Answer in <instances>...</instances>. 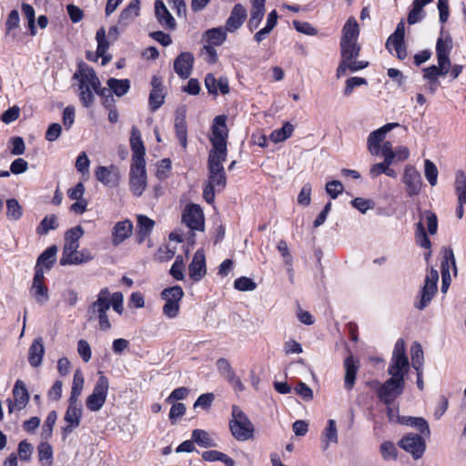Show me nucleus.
<instances>
[{
  "instance_id": "nucleus-50",
  "label": "nucleus",
  "mask_w": 466,
  "mask_h": 466,
  "mask_svg": "<svg viewBox=\"0 0 466 466\" xmlns=\"http://www.w3.org/2000/svg\"><path fill=\"white\" fill-rule=\"evenodd\" d=\"M411 351V361L413 368L419 371L421 369L423 363V351L422 348L419 343H414L410 349Z\"/></svg>"
},
{
  "instance_id": "nucleus-39",
  "label": "nucleus",
  "mask_w": 466,
  "mask_h": 466,
  "mask_svg": "<svg viewBox=\"0 0 466 466\" xmlns=\"http://www.w3.org/2000/svg\"><path fill=\"white\" fill-rule=\"evenodd\" d=\"M192 440L203 448H213L218 446L216 441L204 430H194L192 431Z\"/></svg>"
},
{
  "instance_id": "nucleus-9",
  "label": "nucleus",
  "mask_w": 466,
  "mask_h": 466,
  "mask_svg": "<svg viewBox=\"0 0 466 466\" xmlns=\"http://www.w3.org/2000/svg\"><path fill=\"white\" fill-rule=\"evenodd\" d=\"M108 388V379L106 376L101 375L98 378L92 393L86 399V405L89 410L97 411L104 406L106 400Z\"/></svg>"
},
{
  "instance_id": "nucleus-4",
  "label": "nucleus",
  "mask_w": 466,
  "mask_h": 466,
  "mask_svg": "<svg viewBox=\"0 0 466 466\" xmlns=\"http://www.w3.org/2000/svg\"><path fill=\"white\" fill-rule=\"evenodd\" d=\"M341 61L337 68V77L347 74V71L356 72L368 66V62L357 61L360 46L357 42H340Z\"/></svg>"
},
{
  "instance_id": "nucleus-46",
  "label": "nucleus",
  "mask_w": 466,
  "mask_h": 466,
  "mask_svg": "<svg viewBox=\"0 0 466 466\" xmlns=\"http://www.w3.org/2000/svg\"><path fill=\"white\" fill-rule=\"evenodd\" d=\"M6 216L9 219L17 220L22 217V207L15 198L6 201Z\"/></svg>"
},
{
  "instance_id": "nucleus-49",
  "label": "nucleus",
  "mask_w": 466,
  "mask_h": 466,
  "mask_svg": "<svg viewBox=\"0 0 466 466\" xmlns=\"http://www.w3.org/2000/svg\"><path fill=\"white\" fill-rule=\"evenodd\" d=\"M166 93L164 89H152L149 95V106L152 111L157 110L164 103Z\"/></svg>"
},
{
  "instance_id": "nucleus-12",
  "label": "nucleus",
  "mask_w": 466,
  "mask_h": 466,
  "mask_svg": "<svg viewBox=\"0 0 466 466\" xmlns=\"http://www.w3.org/2000/svg\"><path fill=\"white\" fill-rule=\"evenodd\" d=\"M398 126V123H388L379 129L372 131L367 139L368 151L372 156H379L380 153V146L385 142L386 134Z\"/></svg>"
},
{
  "instance_id": "nucleus-21",
  "label": "nucleus",
  "mask_w": 466,
  "mask_h": 466,
  "mask_svg": "<svg viewBox=\"0 0 466 466\" xmlns=\"http://www.w3.org/2000/svg\"><path fill=\"white\" fill-rule=\"evenodd\" d=\"M155 16L163 28L167 30H174L176 28V20L162 0L155 2Z\"/></svg>"
},
{
  "instance_id": "nucleus-47",
  "label": "nucleus",
  "mask_w": 466,
  "mask_h": 466,
  "mask_svg": "<svg viewBox=\"0 0 466 466\" xmlns=\"http://www.w3.org/2000/svg\"><path fill=\"white\" fill-rule=\"evenodd\" d=\"M31 293L40 304H45L48 299V289L44 283L32 284Z\"/></svg>"
},
{
  "instance_id": "nucleus-48",
  "label": "nucleus",
  "mask_w": 466,
  "mask_h": 466,
  "mask_svg": "<svg viewBox=\"0 0 466 466\" xmlns=\"http://www.w3.org/2000/svg\"><path fill=\"white\" fill-rule=\"evenodd\" d=\"M415 240L421 248H430L431 246V240L428 238L425 228L421 222H419L416 225Z\"/></svg>"
},
{
  "instance_id": "nucleus-10",
  "label": "nucleus",
  "mask_w": 466,
  "mask_h": 466,
  "mask_svg": "<svg viewBox=\"0 0 466 466\" xmlns=\"http://www.w3.org/2000/svg\"><path fill=\"white\" fill-rule=\"evenodd\" d=\"M438 280H439L438 271L434 268H431L430 273L425 278L424 285L420 291V299L415 304V307L418 309H423L429 305V303L431 302V300L432 299L433 296L435 295V293L437 291Z\"/></svg>"
},
{
  "instance_id": "nucleus-35",
  "label": "nucleus",
  "mask_w": 466,
  "mask_h": 466,
  "mask_svg": "<svg viewBox=\"0 0 466 466\" xmlns=\"http://www.w3.org/2000/svg\"><path fill=\"white\" fill-rule=\"evenodd\" d=\"M360 34L359 25L354 17H350L343 28L340 42H357Z\"/></svg>"
},
{
  "instance_id": "nucleus-52",
  "label": "nucleus",
  "mask_w": 466,
  "mask_h": 466,
  "mask_svg": "<svg viewBox=\"0 0 466 466\" xmlns=\"http://www.w3.org/2000/svg\"><path fill=\"white\" fill-rule=\"evenodd\" d=\"M380 454L385 461L397 459V449L391 441H384L380 447Z\"/></svg>"
},
{
  "instance_id": "nucleus-13",
  "label": "nucleus",
  "mask_w": 466,
  "mask_h": 466,
  "mask_svg": "<svg viewBox=\"0 0 466 466\" xmlns=\"http://www.w3.org/2000/svg\"><path fill=\"white\" fill-rule=\"evenodd\" d=\"M29 395L25 383L17 380L13 389V400L8 399V412L20 411L25 409L28 403Z\"/></svg>"
},
{
  "instance_id": "nucleus-3",
  "label": "nucleus",
  "mask_w": 466,
  "mask_h": 466,
  "mask_svg": "<svg viewBox=\"0 0 466 466\" xmlns=\"http://www.w3.org/2000/svg\"><path fill=\"white\" fill-rule=\"evenodd\" d=\"M74 79L78 81L79 98L86 107H90L95 101L93 88H97L100 83L95 70L87 64L80 62L74 74Z\"/></svg>"
},
{
  "instance_id": "nucleus-30",
  "label": "nucleus",
  "mask_w": 466,
  "mask_h": 466,
  "mask_svg": "<svg viewBox=\"0 0 466 466\" xmlns=\"http://www.w3.org/2000/svg\"><path fill=\"white\" fill-rule=\"evenodd\" d=\"M155 226V221L145 215L137 216V242L142 244L146 241V239L149 237L153 228Z\"/></svg>"
},
{
  "instance_id": "nucleus-59",
  "label": "nucleus",
  "mask_w": 466,
  "mask_h": 466,
  "mask_svg": "<svg viewBox=\"0 0 466 466\" xmlns=\"http://www.w3.org/2000/svg\"><path fill=\"white\" fill-rule=\"evenodd\" d=\"M33 451V446L27 441L19 442L17 453L21 461H28L31 459Z\"/></svg>"
},
{
  "instance_id": "nucleus-61",
  "label": "nucleus",
  "mask_w": 466,
  "mask_h": 466,
  "mask_svg": "<svg viewBox=\"0 0 466 466\" xmlns=\"http://www.w3.org/2000/svg\"><path fill=\"white\" fill-rule=\"evenodd\" d=\"M344 187L340 181L332 180L326 184V192L330 196L331 198L335 199L342 193Z\"/></svg>"
},
{
  "instance_id": "nucleus-18",
  "label": "nucleus",
  "mask_w": 466,
  "mask_h": 466,
  "mask_svg": "<svg viewBox=\"0 0 466 466\" xmlns=\"http://www.w3.org/2000/svg\"><path fill=\"white\" fill-rule=\"evenodd\" d=\"M410 196L418 195L421 187V177L419 171L412 166L406 167L402 177Z\"/></svg>"
},
{
  "instance_id": "nucleus-1",
  "label": "nucleus",
  "mask_w": 466,
  "mask_h": 466,
  "mask_svg": "<svg viewBox=\"0 0 466 466\" xmlns=\"http://www.w3.org/2000/svg\"><path fill=\"white\" fill-rule=\"evenodd\" d=\"M228 137L227 116H217L213 120L210 136L212 148L209 150L208 159V179L203 190V197L209 204L214 202L215 192L221 191L227 185L223 162L228 156Z\"/></svg>"
},
{
  "instance_id": "nucleus-45",
  "label": "nucleus",
  "mask_w": 466,
  "mask_h": 466,
  "mask_svg": "<svg viewBox=\"0 0 466 466\" xmlns=\"http://www.w3.org/2000/svg\"><path fill=\"white\" fill-rule=\"evenodd\" d=\"M58 228L57 218L55 215L46 216L39 226L36 228V233L39 235H46L51 229Z\"/></svg>"
},
{
  "instance_id": "nucleus-22",
  "label": "nucleus",
  "mask_w": 466,
  "mask_h": 466,
  "mask_svg": "<svg viewBox=\"0 0 466 466\" xmlns=\"http://www.w3.org/2000/svg\"><path fill=\"white\" fill-rule=\"evenodd\" d=\"M189 277L194 281H199L202 279L206 273V258L202 250H198L193 257V259L188 267Z\"/></svg>"
},
{
  "instance_id": "nucleus-27",
  "label": "nucleus",
  "mask_w": 466,
  "mask_h": 466,
  "mask_svg": "<svg viewBox=\"0 0 466 466\" xmlns=\"http://www.w3.org/2000/svg\"><path fill=\"white\" fill-rule=\"evenodd\" d=\"M339 436H338V429L336 421L332 419H329L327 421V425L322 431L320 438V445L323 451H328L330 444L338 443Z\"/></svg>"
},
{
  "instance_id": "nucleus-15",
  "label": "nucleus",
  "mask_w": 466,
  "mask_h": 466,
  "mask_svg": "<svg viewBox=\"0 0 466 466\" xmlns=\"http://www.w3.org/2000/svg\"><path fill=\"white\" fill-rule=\"evenodd\" d=\"M78 248L79 243L65 241L63 256L60 258V264H81L92 258L90 256L85 257L83 252H77Z\"/></svg>"
},
{
  "instance_id": "nucleus-54",
  "label": "nucleus",
  "mask_w": 466,
  "mask_h": 466,
  "mask_svg": "<svg viewBox=\"0 0 466 466\" xmlns=\"http://www.w3.org/2000/svg\"><path fill=\"white\" fill-rule=\"evenodd\" d=\"M56 419L57 415L56 411L53 410L48 413L42 429V437L44 439H48L51 437Z\"/></svg>"
},
{
  "instance_id": "nucleus-55",
  "label": "nucleus",
  "mask_w": 466,
  "mask_h": 466,
  "mask_svg": "<svg viewBox=\"0 0 466 466\" xmlns=\"http://www.w3.org/2000/svg\"><path fill=\"white\" fill-rule=\"evenodd\" d=\"M234 288L239 291H252L257 284L249 278L240 277L234 281Z\"/></svg>"
},
{
  "instance_id": "nucleus-7",
  "label": "nucleus",
  "mask_w": 466,
  "mask_h": 466,
  "mask_svg": "<svg viewBox=\"0 0 466 466\" xmlns=\"http://www.w3.org/2000/svg\"><path fill=\"white\" fill-rule=\"evenodd\" d=\"M129 189L134 197H141L147 187L146 163H131L128 175Z\"/></svg>"
},
{
  "instance_id": "nucleus-5",
  "label": "nucleus",
  "mask_w": 466,
  "mask_h": 466,
  "mask_svg": "<svg viewBox=\"0 0 466 466\" xmlns=\"http://www.w3.org/2000/svg\"><path fill=\"white\" fill-rule=\"evenodd\" d=\"M110 309L109 289H102L97 294L96 299L87 309L88 320H98L99 329L106 331L111 329V323L107 315Z\"/></svg>"
},
{
  "instance_id": "nucleus-33",
  "label": "nucleus",
  "mask_w": 466,
  "mask_h": 466,
  "mask_svg": "<svg viewBox=\"0 0 466 466\" xmlns=\"http://www.w3.org/2000/svg\"><path fill=\"white\" fill-rule=\"evenodd\" d=\"M96 39L97 41L96 56L102 57V65L105 66L111 60V56L106 55L109 47V42L106 40V34L104 27L97 30Z\"/></svg>"
},
{
  "instance_id": "nucleus-19",
  "label": "nucleus",
  "mask_w": 466,
  "mask_h": 466,
  "mask_svg": "<svg viewBox=\"0 0 466 466\" xmlns=\"http://www.w3.org/2000/svg\"><path fill=\"white\" fill-rule=\"evenodd\" d=\"M194 65V56L190 52H182L174 61V70L179 77L187 79L190 76Z\"/></svg>"
},
{
  "instance_id": "nucleus-57",
  "label": "nucleus",
  "mask_w": 466,
  "mask_h": 466,
  "mask_svg": "<svg viewBox=\"0 0 466 466\" xmlns=\"http://www.w3.org/2000/svg\"><path fill=\"white\" fill-rule=\"evenodd\" d=\"M184 260L182 256L176 257V259L170 268L171 276L177 280H182L184 279Z\"/></svg>"
},
{
  "instance_id": "nucleus-53",
  "label": "nucleus",
  "mask_w": 466,
  "mask_h": 466,
  "mask_svg": "<svg viewBox=\"0 0 466 466\" xmlns=\"http://www.w3.org/2000/svg\"><path fill=\"white\" fill-rule=\"evenodd\" d=\"M424 173L425 177L431 184V186H435L437 184L438 178V169L433 162L429 159H426L424 162Z\"/></svg>"
},
{
  "instance_id": "nucleus-28",
  "label": "nucleus",
  "mask_w": 466,
  "mask_h": 466,
  "mask_svg": "<svg viewBox=\"0 0 466 466\" xmlns=\"http://www.w3.org/2000/svg\"><path fill=\"white\" fill-rule=\"evenodd\" d=\"M45 347L43 339L38 337L35 339L29 348L28 361L33 367H39L42 364Z\"/></svg>"
},
{
  "instance_id": "nucleus-11",
  "label": "nucleus",
  "mask_w": 466,
  "mask_h": 466,
  "mask_svg": "<svg viewBox=\"0 0 466 466\" xmlns=\"http://www.w3.org/2000/svg\"><path fill=\"white\" fill-rule=\"evenodd\" d=\"M404 35H405V25L403 21H400L395 32L390 35L386 42V48L392 52V50L396 51L397 57L400 60H403L407 56V48L404 43Z\"/></svg>"
},
{
  "instance_id": "nucleus-40",
  "label": "nucleus",
  "mask_w": 466,
  "mask_h": 466,
  "mask_svg": "<svg viewBox=\"0 0 466 466\" xmlns=\"http://www.w3.org/2000/svg\"><path fill=\"white\" fill-rule=\"evenodd\" d=\"M107 86L116 96H123L130 89V81L128 79L109 78Z\"/></svg>"
},
{
  "instance_id": "nucleus-14",
  "label": "nucleus",
  "mask_w": 466,
  "mask_h": 466,
  "mask_svg": "<svg viewBox=\"0 0 466 466\" xmlns=\"http://www.w3.org/2000/svg\"><path fill=\"white\" fill-rule=\"evenodd\" d=\"M182 221L190 229H204V214L201 208L196 204L187 205L182 214Z\"/></svg>"
},
{
  "instance_id": "nucleus-38",
  "label": "nucleus",
  "mask_w": 466,
  "mask_h": 466,
  "mask_svg": "<svg viewBox=\"0 0 466 466\" xmlns=\"http://www.w3.org/2000/svg\"><path fill=\"white\" fill-rule=\"evenodd\" d=\"M278 17H279V15H278V13L276 10L271 11L268 15L266 26L261 28L259 31H258L254 35V39L258 43H260L261 41H263L270 34V32L274 29V27L276 26V25L278 23Z\"/></svg>"
},
{
  "instance_id": "nucleus-29",
  "label": "nucleus",
  "mask_w": 466,
  "mask_h": 466,
  "mask_svg": "<svg viewBox=\"0 0 466 466\" xmlns=\"http://www.w3.org/2000/svg\"><path fill=\"white\" fill-rule=\"evenodd\" d=\"M344 386L346 390H350L355 385L356 374L359 369L358 361L352 356H349L344 360Z\"/></svg>"
},
{
  "instance_id": "nucleus-37",
  "label": "nucleus",
  "mask_w": 466,
  "mask_h": 466,
  "mask_svg": "<svg viewBox=\"0 0 466 466\" xmlns=\"http://www.w3.org/2000/svg\"><path fill=\"white\" fill-rule=\"evenodd\" d=\"M451 65L438 62L437 66H431L423 69L424 77L430 82H436L438 76H446L451 68Z\"/></svg>"
},
{
  "instance_id": "nucleus-32",
  "label": "nucleus",
  "mask_w": 466,
  "mask_h": 466,
  "mask_svg": "<svg viewBox=\"0 0 466 466\" xmlns=\"http://www.w3.org/2000/svg\"><path fill=\"white\" fill-rule=\"evenodd\" d=\"M175 129L177 137L181 146L187 147V122L185 110H177L175 119Z\"/></svg>"
},
{
  "instance_id": "nucleus-23",
  "label": "nucleus",
  "mask_w": 466,
  "mask_h": 466,
  "mask_svg": "<svg viewBox=\"0 0 466 466\" xmlns=\"http://www.w3.org/2000/svg\"><path fill=\"white\" fill-rule=\"evenodd\" d=\"M452 49V39L449 34L441 31V35L436 43V55L438 62L451 64L449 55Z\"/></svg>"
},
{
  "instance_id": "nucleus-56",
  "label": "nucleus",
  "mask_w": 466,
  "mask_h": 466,
  "mask_svg": "<svg viewBox=\"0 0 466 466\" xmlns=\"http://www.w3.org/2000/svg\"><path fill=\"white\" fill-rule=\"evenodd\" d=\"M278 249L284 259L285 265L288 267L289 272H291L293 259L289 253L287 242L285 240H280L278 244Z\"/></svg>"
},
{
  "instance_id": "nucleus-36",
  "label": "nucleus",
  "mask_w": 466,
  "mask_h": 466,
  "mask_svg": "<svg viewBox=\"0 0 466 466\" xmlns=\"http://www.w3.org/2000/svg\"><path fill=\"white\" fill-rule=\"evenodd\" d=\"M432 0H413L412 8L408 15V23L414 25L421 21L425 16L423 7Z\"/></svg>"
},
{
  "instance_id": "nucleus-17",
  "label": "nucleus",
  "mask_w": 466,
  "mask_h": 466,
  "mask_svg": "<svg viewBox=\"0 0 466 466\" xmlns=\"http://www.w3.org/2000/svg\"><path fill=\"white\" fill-rule=\"evenodd\" d=\"M95 176L103 185L116 187L119 183L120 171L115 165L100 166L96 169Z\"/></svg>"
},
{
  "instance_id": "nucleus-51",
  "label": "nucleus",
  "mask_w": 466,
  "mask_h": 466,
  "mask_svg": "<svg viewBox=\"0 0 466 466\" xmlns=\"http://www.w3.org/2000/svg\"><path fill=\"white\" fill-rule=\"evenodd\" d=\"M441 271L447 268L448 272H450L451 268H453L454 272L456 273L457 268L455 265V258L454 254L451 248H447L443 250V257L441 263Z\"/></svg>"
},
{
  "instance_id": "nucleus-41",
  "label": "nucleus",
  "mask_w": 466,
  "mask_h": 466,
  "mask_svg": "<svg viewBox=\"0 0 466 466\" xmlns=\"http://www.w3.org/2000/svg\"><path fill=\"white\" fill-rule=\"evenodd\" d=\"M56 252L57 248L56 246L49 247L39 256L36 264L42 266V268L50 269L56 261Z\"/></svg>"
},
{
  "instance_id": "nucleus-24",
  "label": "nucleus",
  "mask_w": 466,
  "mask_h": 466,
  "mask_svg": "<svg viewBox=\"0 0 466 466\" xmlns=\"http://www.w3.org/2000/svg\"><path fill=\"white\" fill-rule=\"evenodd\" d=\"M81 417L82 405L68 403V407L64 418L65 421L66 422V426L63 429L64 432L70 433L76 428H77L80 424Z\"/></svg>"
},
{
  "instance_id": "nucleus-8",
  "label": "nucleus",
  "mask_w": 466,
  "mask_h": 466,
  "mask_svg": "<svg viewBox=\"0 0 466 466\" xmlns=\"http://www.w3.org/2000/svg\"><path fill=\"white\" fill-rule=\"evenodd\" d=\"M184 297V291L180 286H173L162 290L161 298L166 301L163 306V314L168 319L176 318L179 313V302Z\"/></svg>"
},
{
  "instance_id": "nucleus-2",
  "label": "nucleus",
  "mask_w": 466,
  "mask_h": 466,
  "mask_svg": "<svg viewBox=\"0 0 466 466\" xmlns=\"http://www.w3.org/2000/svg\"><path fill=\"white\" fill-rule=\"evenodd\" d=\"M409 370V360L405 353V342L397 340L392 352L391 362L388 373L391 376L384 383L374 381V389L378 397L386 406L392 404L404 390V376Z\"/></svg>"
},
{
  "instance_id": "nucleus-58",
  "label": "nucleus",
  "mask_w": 466,
  "mask_h": 466,
  "mask_svg": "<svg viewBox=\"0 0 466 466\" xmlns=\"http://www.w3.org/2000/svg\"><path fill=\"white\" fill-rule=\"evenodd\" d=\"M216 365L218 372L225 378V380L236 373L229 361L224 358L218 359Z\"/></svg>"
},
{
  "instance_id": "nucleus-60",
  "label": "nucleus",
  "mask_w": 466,
  "mask_h": 466,
  "mask_svg": "<svg viewBox=\"0 0 466 466\" xmlns=\"http://www.w3.org/2000/svg\"><path fill=\"white\" fill-rule=\"evenodd\" d=\"M422 216L425 217V218H426L429 233L431 235H435L438 230L437 216L430 210L424 211Z\"/></svg>"
},
{
  "instance_id": "nucleus-43",
  "label": "nucleus",
  "mask_w": 466,
  "mask_h": 466,
  "mask_svg": "<svg viewBox=\"0 0 466 466\" xmlns=\"http://www.w3.org/2000/svg\"><path fill=\"white\" fill-rule=\"evenodd\" d=\"M294 131V127L289 122H286L281 128L274 130L270 134V139L274 143H279L290 137Z\"/></svg>"
},
{
  "instance_id": "nucleus-26",
  "label": "nucleus",
  "mask_w": 466,
  "mask_h": 466,
  "mask_svg": "<svg viewBox=\"0 0 466 466\" xmlns=\"http://www.w3.org/2000/svg\"><path fill=\"white\" fill-rule=\"evenodd\" d=\"M133 232V224L129 219L117 222L112 229V244L118 246L129 237Z\"/></svg>"
},
{
  "instance_id": "nucleus-62",
  "label": "nucleus",
  "mask_w": 466,
  "mask_h": 466,
  "mask_svg": "<svg viewBox=\"0 0 466 466\" xmlns=\"http://www.w3.org/2000/svg\"><path fill=\"white\" fill-rule=\"evenodd\" d=\"M77 352L85 362H88L92 356L91 347L85 339H80L77 342Z\"/></svg>"
},
{
  "instance_id": "nucleus-16",
  "label": "nucleus",
  "mask_w": 466,
  "mask_h": 466,
  "mask_svg": "<svg viewBox=\"0 0 466 466\" xmlns=\"http://www.w3.org/2000/svg\"><path fill=\"white\" fill-rule=\"evenodd\" d=\"M399 445L404 451L410 453L414 459L420 458L425 451V442L422 438L417 434L404 436L400 441Z\"/></svg>"
},
{
  "instance_id": "nucleus-64",
  "label": "nucleus",
  "mask_w": 466,
  "mask_h": 466,
  "mask_svg": "<svg viewBox=\"0 0 466 466\" xmlns=\"http://www.w3.org/2000/svg\"><path fill=\"white\" fill-rule=\"evenodd\" d=\"M83 235L84 229L81 226L74 227L66 232L65 241L78 243Z\"/></svg>"
},
{
  "instance_id": "nucleus-20",
  "label": "nucleus",
  "mask_w": 466,
  "mask_h": 466,
  "mask_svg": "<svg viewBox=\"0 0 466 466\" xmlns=\"http://www.w3.org/2000/svg\"><path fill=\"white\" fill-rule=\"evenodd\" d=\"M247 9L243 5H235L226 21V30L232 33L239 29L247 19Z\"/></svg>"
},
{
  "instance_id": "nucleus-25",
  "label": "nucleus",
  "mask_w": 466,
  "mask_h": 466,
  "mask_svg": "<svg viewBox=\"0 0 466 466\" xmlns=\"http://www.w3.org/2000/svg\"><path fill=\"white\" fill-rule=\"evenodd\" d=\"M130 147L133 152L131 163H137L138 161L146 163V149L141 138V134L135 127L131 131Z\"/></svg>"
},
{
  "instance_id": "nucleus-44",
  "label": "nucleus",
  "mask_w": 466,
  "mask_h": 466,
  "mask_svg": "<svg viewBox=\"0 0 466 466\" xmlns=\"http://www.w3.org/2000/svg\"><path fill=\"white\" fill-rule=\"evenodd\" d=\"M202 459L207 461H222L227 466H234V461L223 452L218 451H207L202 453Z\"/></svg>"
},
{
  "instance_id": "nucleus-63",
  "label": "nucleus",
  "mask_w": 466,
  "mask_h": 466,
  "mask_svg": "<svg viewBox=\"0 0 466 466\" xmlns=\"http://www.w3.org/2000/svg\"><path fill=\"white\" fill-rule=\"evenodd\" d=\"M123 299L124 297L121 292H115L113 294L109 292L110 307L112 306L113 309L119 314L124 310Z\"/></svg>"
},
{
  "instance_id": "nucleus-34",
  "label": "nucleus",
  "mask_w": 466,
  "mask_h": 466,
  "mask_svg": "<svg viewBox=\"0 0 466 466\" xmlns=\"http://www.w3.org/2000/svg\"><path fill=\"white\" fill-rule=\"evenodd\" d=\"M227 30L225 27H215L205 32L203 38L210 46H221L227 38Z\"/></svg>"
},
{
  "instance_id": "nucleus-31",
  "label": "nucleus",
  "mask_w": 466,
  "mask_h": 466,
  "mask_svg": "<svg viewBox=\"0 0 466 466\" xmlns=\"http://www.w3.org/2000/svg\"><path fill=\"white\" fill-rule=\"evenodd\" d=\"M140 11V1L132 0L129 5L122 10L118 18V24L121 26L127 25L136 17L139 15Z\"/></svg>"
},
{
  "instance_id": "nucleus-6",
  "label": "nucleus",
  "mask_w": 466,
  "mask_h": 466,
  "mask_svg": "<svg viewBox=\"0 0 466 466\" xmlns=\"http://www.w3.org/2000/svg\"><path fill=\"white\" fill-rule=\"evenodd\" d=\"M229 429L233 437L245 441L254 437V426L242 410L234 405L232 407V420L229 421Z\"/></svg>"
},
{
  "instance_id": "nucleus-42",
  "label": "nucleus",
  "mask_w": 466,
  "mask_h": 466,
  "mask_svg": "<svg viewBox=\"0 0 466 466\" xmlns=\"http://www.w3.org/2000/svg\"><path fill=\"white\" fill-rule=\"evenodd\" d=\"M38 459L43 466H51L53 460V448L46 441L41 442L38 447Z\"/></svg>"
}]
</instances>
